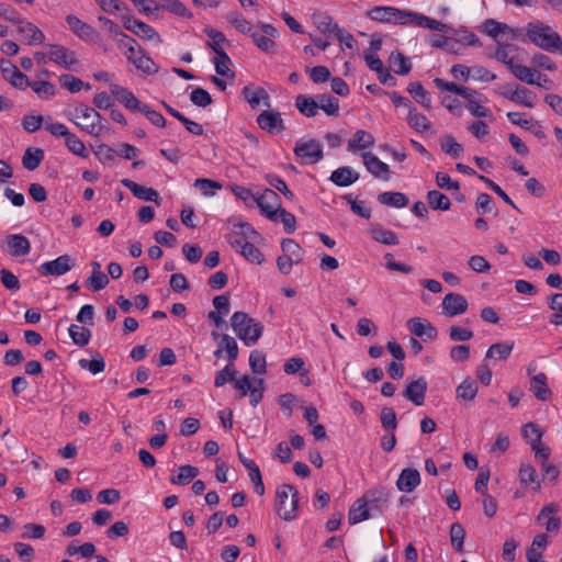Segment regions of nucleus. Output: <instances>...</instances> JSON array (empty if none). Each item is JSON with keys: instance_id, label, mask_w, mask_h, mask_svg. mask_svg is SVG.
I'll list each match as a JSON object with an SVG mask.
<instances>
[{"instance_id": "obj_1", "label": "nucleus", "mask_w": 562, "mask_h": 562, "mask_svg": "<svg viewBox=\"0 0 562 562\" xmlns=\"http://www.w3.org/2000/svg\"><path fill=\"white\" fill-rule=\"evenodd\" d=\"M520 38L526 37L528 42L548 53L562 55V38L560 34L549 24L535 20L522 29H519Z\"/></svg>"}, {"instance_id": "obj_2", "label": "nucleus", "mask_w": 562, "mask_h": 562, "mask_svg": "<svg viewBox=\"0 0 562 562\" xmlns=\"http://www.w3.org/2000/svg\"><path fill=\"white\" fill-rule=\"evenodd\" d=\"M231 326L236 336L248 347L257 344L263 333L262 323L245 312H235L231 317Z\"/></svg>"}, {"instance_id": "obj_3", "label": "nucleus", "mask_w": 562, "mask_h": 562, "mask_svg": "<svg viewBox=\"0 0 562 562\" xmlns=\"http://www.w3.org/2000/svg\"><path fill=\"white\" fill-rule=\"evenodd\" d=\"M67 116L82 132L92 136H100L105 128L102 115L86 104L76 105Z\"/></svg>"}, {"instance_id": "obj_4", "label": "nucleus", "mask_w": 562, "mask_h": 562, "mask_svg": "<svg viewBox=\"0 0 562 562\" xmlns=\"http://www.w3.org/2000/svg\"><path fill=\"white\" fill-rule=\"evenodd\" d=\"M393 24L403 26H418L441 33H448L450 26L423 13L395 8Z\"/></svg>"}, {"instance_id": "obj_5", "label": "nucleus", "mask_w": 562, "mask_h": 562, "mask_svg": "<svg viewBox=\"0 0 562 562\" xmlns=\"http://www.w3.org/2000/svg\"><path fill=\"white\" fill-rule=\"evenodd\" d=\"M299 492L291 484H282L276 491V509L280 518L292 521L296 518Z\"/></svg>"}, {"instance_id": "obj_6", "label": "nucleus", "mask_w": 562, "mask_h": 562, "mask_svg": "<svg viewBox=\"0 0 562 562\" xmlns=\"http://www.w3.org/2000/svg\"><path fill=\"white\" fill-rule=\"evenodd\" d=\"M124 45L126 46V59L138 70L146 75H155L158 72L159 68L156 63L146 54L133 37H130Z\"/></svg>"}, {"instance_id": "obj_7", "label": "nucleus", "mask_w": 562, "mask_h": 562, "mask_svg": "<svg viewBox=\"0 0 562 562\" xmlns=\"http://www.w3.org/2000/svg\"><path fill=\"white\" fill-rule=\"evenodd\" d=\"M123 26L143 41L150 42L155 45H160L162 43L159 33L153 26L140 20L132 16H125L123 19Z\"/></svg>"}, {"instance_id": "obj_8", "label": "nucleus", "mask_w": 562, "mask_h": 562, "mask_svg": "<svg viewBox=\"0 0 562 562\" xmlns=\"http://www.w3.org/2000/svg\"><path fill=\"white\" fill-rule=\"evenodd\" d=\"M258 27L260 31L255 30L251 34L256 46L267 54H274L277 52V44L273 40L278 37L279 32L273 25L268 23H259Z\"/></svg>"}, {"instance_id": "obj_9", "label": "nucleus", "mask_w": 562, "mask_h": 562, "mask_svg": "<svg viewBox=\"0 0 562 562\" xmlns=\"http://www.w3.org/2000/svg\"><path fill=\"white\" fill-rule=\"evenodd\" d=\"M529 430H532V434H535V438L529 441V445L531 447V450L535 452L536 459L539 460L541 467H543L544 464H549L551 449L548 446L542 445V432L540 428L533 423L526 424L522 427L524 438L529 437Z\"/></svg>"}, {"instance_id": "obj_10", "label": "nucleus", "mask_w": 562, "mask_h": 562, "mask_svg": "<svg viewBox=\"0 0 562 562\" xmlns=\"http://www.w3.org/2000/svg\"><path fill=\"white\" fill-rule=\"evenodd\" d=\"M16 32L21 40L30 46L41 45L45 41V34L32 22L20 18L16 19Z\"/></svg>"}, {"instance_id": "obj_11", "label": "nucleus", "mask_w": 562, "mask_h": 562, "mask_svg": "<svg viewBox=\"0 0 562 562\" xmlns=\"http://www.w3.org/2000/svg\"><path fill=\"white\" fill-rule=\"evenodd\" d=\"M47 47V57L50 61L66 69H71L78 64L76 53L67 47L49 44Z\"/></svg>"}, {"instance_id": "obj_12", "label": "nucleus", "mask_w": 562, "mask_h": 562, "mask_svg": "<svg viewBox=\"0 0 562 562\" xmlns=\"http://www.w3.org/2000/svg\"><path fill=\"white\" fill-rule=\"evenodd\" d=\"M75 266V260L69 255H61L58 258L43 262L38 266L37 271L42 276H63L71 270Z\"/></svg>"}, {"instance_id": "obj_13", "label": "nucleus", "mask_w": 562, "mask_h": 562, "mask_svg": "<svg viewBox=\"0 0 562 562\" xmlns=\"http://www.w3.org/2000/svg\"><path fill=\"white\" fill-rule=\"evenodd\" d=\"M480 30L487 36L496 40L497 42L501 35H505L507 38L510 40L520 38L519 30H515L507 25L506 23L498 22L494 19L485 20L481 24Z\"/></svg>"}, {"instance_id": "obj_14", "label": "nucleus", "mask_w": 562, "mask_h": 562, "mask_svg": "<svg viewBox=\"0 0 562 562\" xmlns=\"http://www.w3.org/2000/svg\"><path fill=\"white\" fill-rule=\"evenodd\" d=\"M294 154L305 164H315L323 158V148L321 143L314 139L297 142Z\"/></svg>"}, {"instance_id": "obj_15", "label": "nucleus", "mask_w": 562, "mask_h": 562, "mask_svg": "<svg viewBox=\"0 0 562 562\" xmlns=\"http://www.w3.org/2000/svg\"><path fill=\"white\" fill-rule=\"evenodd\" d=\"M467 100L465 108L469 112L475 117H488L491 121L493 120L492 112L484 104L487 102V99L476 90L470 88L469 93L464 95Z\"/></svg>"}, {"instance_id": "obj_16", "label": "nucleus", "mask_w": 562, "mask_h": 562, "mask_svg": "<svg viewBox=\"0 0 562 562\" xmlns=\"http://www.w3.org/2000/svg\"><path fill=\"white\" fill-rule=\"evenodd\" d=\"M66 22L72 33L85 42H95L99 37L98 32L91 25L74 14L67 15Z\"/></svg>"}, {"instance_id": "obj_17", "label": "nucleus", "mask_w": 562, "mask_h": 562, "mask_svg": "<svg viewBox=\"0 0 562 562\" xmlns=\"http://www.w3.org/2000/svg\"><path fill=\"white\" fill-rule=\"evenodd\" d=\"M376 501H382L383 503H386L387 497H386V495H384L383 497L380 496L376 498ZM374 502H375V499H374ZM372 504H373V499H370L369 502H367V501H364V498H358L353 503L351 508L349 509V513H348L349 524L356 525V524H359V522L370 518V512H369L368 505L372 506Z\"/></svg>"}, {"instance_id": "obj_18", "label": "nucleus", "mask_w": 562, "mask_h": 562, "mask_svg": "<svg viewBox=\"0 0 562 562\" xmlns=\"http://www.w3.org/2000/svg\"><path fill=\"white\" fill-rule=\"evenodd\" d=\"M467 299L458 293H448L442 300L443 314L453 317L465 313L468 310Z\"/></svg>"}, {"instance_id": "obj_19", "label": "nucleus", "mask_w": 562, "mask_h": 562, "mask_svg": "<svg viewBox=\"0 0 562 562\" xmlns=\"http://www.w3.org/2000/svg\"><path fill=\"white\" fill-rule=\"evenodd\" d=\"M259 127L270 134L280 133L284 130L283 120L278 111H263L257 116Z\"/></svg>"}, {"instance_id": "obj_20", "label": "nucleus", "mask_w": 562, "mask_h": 562, "mask_svg": "<svg viewBox=\"0 0 562 562\" xmlns=\"http://www.w3.org/2000/svg\"><path fill=\"white\" fill-rule=\"evenodd\" d=\"M1 72L3 78L14 88L22 90L29 88L30 79L12 63H2Z\"/></svg>"}, {"instance_id": "obj_21", "label": "nucleus", "mask_w": 562, "mask_h": 562, "mask_svg": "<svg viewBox=\"0 0 562 562\" xmlns=\"http://www.w3.org/2000/svg\"><path fill=\"white\" fill-rule=\"evenodd\" d=\"M427 386L428 384L426 379L423 376L418 378L417 380H414L406 385L403 395L414 405L420 406L425 402Z\"/></svg>"}, {"instance_id": "obj_22", "label": "nucleus", "mask_w": 562, "mask_h": 562, "mask_svg": "<svg viewBox=\"0 0 562 562\" xmlns=\"http://www.w3.org/2000/svg\"><path fill=\"white\" fill-rule=\"evenodd\" d=\"M110 91L127 110L139 112L142 106H144V103H142L132 91L120 85L111 83Z\"/></svg>"}, {"instance_id": "obj_23", "label": "nucleus", "mask_w": 562, "mask_h": 562, "mask_svg": "<svg viewBox=\"0 0 562 562\" xmlns=\"http://www.w3.org/2000/svg\"><path fill=\"white\" fill-rule=\"evenodd\" d=\"M363 164L367 170L375 178L382 180L390 179V168L389 166L380 160L375 155L370 151L362 154Z\"/></svg>"}, {"instance_id": "obj_24", "label": "nucleus", "mask_w": 562, "mask_h": 562, "mask_svg": "<svg viewBox=\"0 0 562 562\" xmlns=\"http://www.w3.org/2000/svg\"><path fill=\"white\" fill-rule=\"evenodd\" d=\"M375 144L374 136L364 131L358 130L353 133V135L349 138L347 144V149L350 153H358L360 150L371 149Z\"/></svg>"}, {"instance_id": "obj_25", "label": "nucleus", "mask_w": 562, "mask_h": 562, "mask_svg": "<svg viewBox=\"0 0 562 562\" xmlns=\"http://www.w3.org/2000/svg\"><path fill=\"white\" fill-rule=\"evenodd\" d=\"M407 327L417 337L434 340L438 336L437 328L428 321L419 317L408 319Z\"/></svg>"}, {"instance_id": "obj_26", "label": "nucleus", "mask_w": 562, "mask_h": 562, "mask_svg": "<svg viewBox=\"0 0 562 562\" xmlns=\"http://www.w3.org/2000/svg\"><path fill=\"white\" fill-rule=\"evenodd\" d=\"M420 484V474L417 469H403L396 481V486L401 492L411 493Z\"/></svg>"}, {"instance_id": "obj_27", "label": "nucleus", "mask_w": 562, "mask_h": 562, "mask_svg": "<svg viewBox=\"0 0 562 562\" xmlns=\"http://www.w3.org/2000/svg\"><path fill=\"white\" fill-rule=\"evenodd\" d=\"M547 383L548 376L544 372H539L531 376L529 390L538 401L546 402L550 400L552 392Z\"/></svg>"}, {"instance_id": "obj_28", "label": "nucleus", "mask_w": 562, "mask_h": 562, "mask_svg": "<svg viewBox=\"0 0 562 562\" xmlns=\"http://www.w3.org/2000/svg\"><path fill=\"white\" fill-rule=\"evenodd\" d=\"M7 252L13 257H22L30 252L31 244L29 239L21 234L7 236Z\"/></svg>"}, {"instance_id": "obj_29", "label": "nucleus", "mask_w": 562, "mask_h": 562, "mask_svg": "<svg viewBox=\"0 0 562 562\" xmlns=\"http://www.w3.org/2000/svg\"><path fill=\"white\" fill-rule=\"evenodd\" d=\"M256 203L260 211H284L278 193L272 189H265L255 196Z\"/></svg>"}, {"instance_id": "obj_30", "label": "nucleus", "mask_w": 562, "mask_h": 562, "mask_svg": "<svg viewBox=\"0 0 562 562\" xmlns=\"http://www.w3.org/2000/svg\"><path fill=\"white\" fill-rule=\"evenodd\" d=\"M519 482L525 488L532 492H539L541 488L539 475L536 469L530 464L522 463L519 468Z\"/></svg>"}, {"instance_id": "obj_31", "label": "nucleus", "mask_w": 562, "mask_h": 562, "mask_svg": "<svg viewBox=\"0 0 562 562\" xmlns=\"http://www.w3.org/2000/svg\"><path fill=\"white\" fill-rule=\"evenodd\" d=\"M243 95L251 109H256L261 104L270 106V97L263 88L247 86L243 89Z\"/></svg>"}, {"instance_id": "obj_32", "label": "nucleus", "mask_w": 562, "mask_h": 562, "mask_svg": "<svg viewBox=\"0 0 562 562\" xmlns=\"http://www.w3.org/2000/svg\"><path fill=\"white\" fill-rule=\"evenodd\" d=\"M503 95L506 99L526 108H533L537 100L536 94L524 87H517L515 90L505 91L503 92Z\"/></svg>"}, {"instance_id": "obj_33", "label": "nucleus", "mask_w": 562, "mask_h": 562, "mask_svg": "<svg viewBox=\"0 0 562 562\" xmlns=\"http://www.w3.org/2000/svg\"><path fill=\"white\" fill-rule=\"evenodd\" d=\"M122 183L125 188L130 189L136 198L144 201H154L157 203V206H159V195L156 190L147 188L145 186L137 184L136 182L130 179H123Z\"/></svg>"}, {"instance_id": "obj_34", "label": "nucleus", "mask_w": 562, "mask_h": 562, "mask_svg": "<svg viewBox=\"0 0 562 562\" xmlns=\"http://www.w3.org/2000/svg\"><path fill=\"white\" fill-rule=\"evenodd\" d=\"M314 25L323 34H334L340 30L337 23L333 21V18L324 12H315L312 15Z\"/></svg>"}, {"instance_id": "obj_35", "label": "nucleus", "mask_w": 562, "mask_h": 562, "mask_svg": "<svg viewBox=\"0 0 562 562\" xmlns=\"http://www.w3.org/2000/svg\"><path fill=\"white\" fill-rule=\"evenodd\" d=\"M358 179L359 173L350 167H340L334 170L330 175V180L339 187L350 186Z\"/></svg>"}, {"instance_id": "obj_36", "label": "nucleus", "mask_w": 562, "mask_h": 562, "mask_svg": "<svg viewBox=\"0 0 562 562\" xmlns=\"http://www.w3.org/2000/svg\"><path fill=\"white\" fill-rule=\"evenodd\" d=\"M378 201L387 207L394 209H403L408 204V198L402 192H382L378 195Z\"/></svg>"}, {"instance_id": "obj_37", "label": "nucleus", "mask_w": 562, "mask_h": 562, "mask_svg": "<svg viewBox=\"0 0 562 562\" xmlns=\"http://www.w3.org/2000/svg\"><path fill=\"white\" fill-rule=\"evenodd\" d=\"M516 50V47H512L510 45L501 43H498L497 48L495 50L496 60L506 65L512 72L514 71L515 67H517V65L519 64L517 63L516 57L513 54Z\"/></svg>"}, {"instance_id": "obj_38", "label": "nucleus", "mask_w": 562, "mask_h": 562, "mask_svg": "<svg viewBox=\"0 0 562 562\" xmlns=\"http://www.w3.org/2000/svg\"><path fill=\"white\" fill-rule=\"evenodd\" d=\"M477 394V384L471 378L464 379L456 390L457 400L472 402Z\"/></svg>"}, {"instance_id": "obj_39", "label": "nucleus", "mask_w": 562, "mask_h": 562, "mask_svg": "<svg viewBox=\"0 0 562 562\" xmlns=\"http://www.w3.org/2000/svg\"><path fill=\"white\" fill-rule=\"evenodd\" d=\"M204 32L210 38L207 46L212 48L215 54L225 52V48L229 45V42L222 32L212 27H206Z\"/></svg>"}, {"instance_id": "obj_40", "label": "nucleus", "mask_w": 562, "mask_h": 562, "mask_svg": "<svg viewBox=\"0 0 562 562\" xmlns=\"http://www.w3.org/2000/svg\"><path fill=\"white\" fill-rule=\"evenodd\" d=\"M371 237L383 245H397V236L390 229L384 228L382 225H372L370 228Z\"/></svg>"}, {"instance_id": "obj_41", "label": "nucleus", "mask_w": 562, "mask_h": 562, "mask_svg": "<svg viewBox=\"0 0 562 562\" xmlns=\"http://www.w3.org/2000/svg\"><path fill=\"white\" fill-rule=\"evenodd\" d=\"M514 341H501V342H496V344H493L486 351L485 353V359H490V358H494L496 357V359L498 360H506L513 349H514Z\"/></svg>"}, {"instance_id": "obj_42", "label": "nucleus", "mask_w": 562, "mask_h": 562, "mask_svg": "<svg viewBox=\"0 0 562 562\" xmlns=\"http://www.w3.org/2000/svg\"><path fill=\"white\" fill-rule=\"evenodd\" d=\"M281 248L284 255L291 258L295 265L303 262L304 250L295 240L291 238H284L281 241Z\"/></svg>"}, {"instance_id": "obj_43", "label": "nucleus", "mask_w": 562, "mask_h": 562, "mask_svg": "<svg viewBox=\"0 0 562 562\" xmlns=\"http://www.w3.org/2000/svg\"><path fill=\"white\" fill-rule=\"evenodd\" d=\"M295 106L303 115L307 117L315 116L319 109L318 102L316 100L303 94L296 97Z\"/></svg>"}, {"instance_id": "obj_44", "label": "nucleus", "mask_w": 562, "mask_h": 562, "mask_svg": "<svg viewBox=\"0 0 562 562\" xmlns=\"http://www.w3.org/2000/svg\"><path fill=\"white\" fill-rule=\"evenodd\" d=\"M406 120L409 126L417 133L427 132L431 127L429 120L424 114L418 113L415 109L412 108L408 110Z\"/></svg>"}, {"instance_id": "obj_45", "label": "nucleus", "mask_w": 562, "mask_h": 562, "mask_svg": "<svg viewBox=\"0 0 562 562\" xmlns=\"http://www.w3.org/2000/svg\"><path fill=\"white\" fill-rule=\"evenodd\" d=\"M228 222L232 224V231L240 235L246 241H258L260 239L259 233L248 223L233 222L232 220Z\"/></svg>"}, {"instance_id": "obj_46", "label": "nucleus", "mask_w": 562, "mask_h": 562, "mask_svg": "<svg viewBox=\"0 0 562 562\" xmlns=\"http://www.w3.org/2000/svg\"><path fill=\"white\" fill-rule=\"evenodd\" d=\"M38 98L49 100L56 95V87L54 83L45 80L31 81L29 86Z\"/></svg>"}, {"instance_id": "obj_47", "label": "nucleus", "mask_w": 562, "mask_h": 562, "mask_svg": "<svg viewBox=\"0 0 562 562\" xmlns=\"http://www.w3.org/2000/svg\"><path fill=\"white\" fill-rule=\"evenodd\" d=\"M44 158V151L41 148H27L23 155L22 164L27 170H35Z\"/></svg>"}, {"instance_id": "obj_48", "label": "nucleus", "mask_w": 562, "mask_h": 562, "mask_svg": "<svg viewBox=\"0 0 562 562\" xmlns=\"http://www.w3.org/2000/svg\"><path fill=\"white\" fill-rule=\"evenodd\" d=\"M407 91L424 108H431V98L428 91L419 82H412L407 87Z\"/></svg>"}, {"instance_id": "obj_49", "label": "nucleus", "mask_w": 562, "mask_h": 562, "mask_svg": "<svg viewBox=\"0 0 562 562\" xmlns=\"http://www.w3.org/2000/svg\"><path fill=\"white\" fill-rule=\"evenodd\" d=\"M390 64L394 72L401 76L407 75L412 69L411 61L401 52L391 54Z\"/></svg>"}, {"instance_id": "obj_50", "label": "nucleus", "mask_w": 562, "mask_h": 562, "mask_svg": "<svg viewBox=\"0 0 562 562\" xmlns=\"http://www.w3.org/2000/svg\"><path fill=\"white\" fill-rule=\"evenodd\" d=\"M160 10L182 18H190L191 13L180 0H159Z\"/></svg>"}, {"instance_id": "obj_51", "label": "nucleus", "mask_w": 562, "mask_h": 562, "mask_svg": "<svg viewBox=\"0 0 562 562\" xmlns=\"http://www.w3.org/2000/svg\"><path fill=\"white\" fill-rule=\"evenodd\" d=\"M271 222H281L285 233L292 234L296 228V220L293 213H265Z\"/></svg>"}, {"instance_id": "obj_52", "label": "nucleus", "mask_w": 562, "mask_h": 562, "mask_svg": "<svg viewBox=\"0 0 562 562\" xmlns=\"http://www.w3.org/2000/svg\"><path fill=\"white\" fill-rule=\"evenodd\" d=\"M213 64L216 72L223 77H234L233 71L231 70L232 60L226 52H221L215 54L213 58Z\"/></svg>"}, {"instance_id": "obj_53", "label": "nucleus", "mask_w": 562, "mask_h": 562, "mask_svg": "<svg viewBox=\"0 0 562 562\" xmlns=\"http://www.w3.org/2000/svg\"><path fill=\"white\" fill-rule=\"evenodd\" d=\"M69 336L72 340V342L79 347H85L89 344V340L91 338V331L89 328L78 326V325H71L68 328Z\"/></svg>"}, {"instance_id": "obj_54", "label": "nucleus", "mask_w": 562, "mask_h": 562, "mask_svg": "<svg viewBox=\"0 0 562 562\" xmlns=\"http://www.w3.org/2000/svg\"><path fill=\"white\" fill-rule=\"evenodd\" d=\"M464 538H465V530L462 527V525L460 522H453L450 527V540H451V546L459 553L464 552V548H463Z\"/></svg>"}, {"instance_id": "obj_55", "label": "nucleus", "mask_w": 562, "mask_h": 562, "mask_svg": "<svg viewBox=\"0 0 562 562\" xmlns=\"http://www.w3.org/2000/svg\"><path fill=\"white\" fill-rule=\"evenodd\" d=\"M199 474L198 468L187 464L179 468L177 476L171 477V483L179 485L189 484Z\"/></svg>"}, {"instance_id": "obj_56", "label": "nucleus", "mask_w": 562, "mask_h": 562, "mask_svg": "<svg viewBox=\"0 0 562 562\" xmlns=\"http://www.w3.org/2000/svg\"><path fill=\"white\" fill-rule=\"evenodd\" d=\"M227 21L241 34H251L255 27L241 14L232 12L227 15Z\"/></svg>"}, {"instance_id": "obj_57", "label": "nucleus", "mask_w": 562, "mask_h": 562, "mask_svg": "<svg viewBox=\"0 0 562 562\" xmlns=\"http://www.w3.org/2000/svg\"><path fill=\"white\" fill-rule=\"evenodd\" d=\"M65 145L69 151L74 155L86 158L88 157V150L83 142L74 133H69L65 138Z\"/></svg>"}, {"instance_id": "obj_58", "label": "nucleus", "mask_w": 562, "mask_h": 562, "mask_svg": "<svg viewBox=\"0 0 562 562\" xmlns=\"http://www.w3.org/2000/svg\"><path fill=\"white\" fill-rule=\"evenodd\" d=\"M255 241H246L239 249V254L250 262L260 265L265 260L263 254L254 245Z\"/></svg>"}, {"instance_id": "obj_59", "label": "nucleus", "mask_w": 562, "mask_h": 562, "mask_svg": "<svg viewBox=\"0 0 562 562\" xmlns=\"http://www.w3.org/2000/svg\"><path fill=\"white\" fill-rule=\"evenodd\" d=\"M237 374V370L234 363L229 362L222 370L216 372L214 379L215 387H221L225 385L227 382H234Z\"/></svg>"}, {"instance_id": "obj_60", "label": "nucleus", "mask_w": 562, "mask_h": 562, "mask_svg": "<svg viewBox=\"0 0 562 562\" xmlns=\"http://www.w3.org/2000/svg\"><path fill=\"white\" fill-rule=\"evenodd\" d=\"M428 204L434 210L447 211L450 207V200L440 191L432 190L427 195Z\"/></svg>"}, {"instance_id": "obj_61", "label": "nucleus", "mask_w": 562, "mask_h": 562, "mask_svg": "<svg viewBox=\"0 0 562 562\" xmlns=\"http://www.w3.org/2000/svg\"><path fill=\"white\" fill-rule=\"evenodd\" d=\"M456 42L465 46L481 47L480 38L470 30L461 27L454 31Z\"/></svg>"}, {"instance_id": "obj_62", "label": "nucleus", "mask_w": 562, "mask_h": 562, "mask_svg": "<svg viewBox=\"0 0 562 562\" xmlns=\"http://www.w3.org/2000/svg\"><path fill=\"white\" fill-rule=\"evenodd\" d=\"M441 149L453 158H459L463 154L462 145L451 135H447L441 139Z\"/></svg>"}, {"instance_id": "obj_63", "label": "nucleus", "mask_w": 562, "mask_h": 562, "mask_svg": "<svg viewBox=\"0 0 562 562\" xmlns=\"http://www.w3.org/2000/svg\"><path fill=\"white\" fill-rule=\"evenodd\" d=\"M79 366L81 369L90 371L92 374H98L104 371L105 369V362L101 355H97L95 358L88 360V359H80Z\"/></svg>"}, {"instance_id": "obj_64", "label": "nucleus", "mask_w": 562, "mask_h": 562, "mask_svg": "<svg viewBox=\"0 0 562 562\" xmlns=\"http://www.w3.org/2000/svg\"><path fill=\"white\" fill-rule=\"evenodd\" d=\"M318 105L327 115H338L339 101L330 95L322 94L318 97Z\"/></svg>"}]
</instances>
